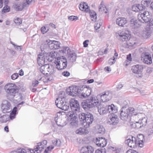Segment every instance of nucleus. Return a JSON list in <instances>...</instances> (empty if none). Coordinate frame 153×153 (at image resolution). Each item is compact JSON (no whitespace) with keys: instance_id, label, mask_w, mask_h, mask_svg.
Segmentation results:
<instances>
[{"instance_id":"nucleus-37","label":"nucleus","mask_w":153,"mask_h":153,"mask_svg":"<svg viewBox=\"0 0 153 153\" xmlns=\"http://www.w3.org/2000/svg\"><path fill=\"white\" fill-rule=\"evenodd\" d=\"M10 10V7L7 5H6L3 8L2 12L3 13L9 12Z\"/></svg>"},{"instance_id":"nucleus-43","label":"nucleus","mask_w":153,"mask_h":153,"mask_svg":"<svg viewBox=\"0 0 153 153\" xmlns=\"http://www.w3.org/2000/svg\"><path fill=\"white\" fill-rule=\"evenodd\" d=\"M53 143L55 146H59L61 144V141L60 140H56L53 141Z\"/></svg>"},{"instance_id":"nucleus-59","label":"nucleus","mask_w":153,"mask_h":153,"mask_svg":"<svg viewBox=\"0 0 153 153\" xmlns=\"http://www.w3.org/2000/svg\"><path fill=\"white\" fill-rule=\"evenodd\" d=\"M94 27L96 30H97L100 28V25L98 23H96L94 25Z\"/></svg>"},{"instance_id":"nucleus-5","label":"nucleus","mask_w":153,"mask_h":153,"mask_svg":"<svg viewBox=\"0 0 153 153\" xmlns=\"http://www.w3.org/2000/svg\"><path fill=\"white\" fill-rule=\"evenodd\" d=\"M98 103H99V105H97L95 107H97L98 111L100 115H103L108 112L111 114L116 113L117 111V109L113 104L108 105H102L99 101Z\"/></svg>"},{"instance_id":"nucleus-34","label":"nucleus","mask_w":153,"mask_h":153,"mask_svg":"<svg viewBox=\"0 0 153 153\" xmlns=\"http://www.w3.org/2000/svg\"><path fill=\"white\" fill-rule=\"evenodd\" d=\"M82 9V11H84L86 12H88L89 11V7L88 6V4L84 2L83 3Z\"/></svg>"},{"instance_id":"nucleus-24","label":"nucleus","mask_w":153,"mask_h":153,"mask_svg":"<svg viewBox=\"0 0 153 153\" xmlns=\"http://www.w3.org/2000/svg\"><path fill=\"white\" fill-rule=\"evenodd\" d=\"M130 26L132 28H137L140 27L141 25L136 19H132L130 21Z\"/></svg>"},{"instance_id":"nucleus-47","label":"nucleus","mask_w":153,"mask_h":153,"mask_svg":"<svg viewBox=\"0 0 153 153\" xmlns=\"http://www.w3.org/2000/svg\"><path fill=\"white\" fill-rule=\"evenodd\" d=\"M106 150L105 149H101V150L97 149L96 150L95 153H105Z\"/></svg>"},{"instance_id":"nucleus-50","label":"nucleus","mask_w":153,"mask_h":153,"mask_svg":"<svg viewBox=\"0 0 153 153\" xmlns=\"http://www.w3.org/2000/svg\"><path fill=\"white\" fill-rule=\"evenodd\" d=\"M115 62V59L114 58H111L108 61V64L110 65H112L114 64Z\"/></svg>"},{"instance_id":"nucleus-64","label":"nucleus","mask_w":153,"mask_h":153,"mask_svg":"<svg viewBox=\"0 0 153 153\" xmlns=\"http://www.w3.org/2000/svg\"><path fill=\"white\" fill-rule=\"evenodd\" d=\"M54 148V146H51V149H46L44 152L45 153H48V151H51L52 149H53Z\"/></svg>"},{"instance_id":"nucleus-32","label":"nucleus","mask_w":153,"mask_h":153,"mask_svg":"<svg viewBox=\"0 0 153 153\" xmlns=\"http://www.w3.org/2000/svg\"><path fill=\"white\" fill-rule=\"evenodd\" d=\"M152 0H142L141 1V5L144 6L145 8L146 7H148L150 4Z\"/></svg>"},{"instance_id":"nucleus-40","label":"nucleus","mask_w":153,"mask_h":153,"mask_svg":"<svg viewBox=\"0 0 153 153\" xmlns=\"http://www.w3.org/2000/svg\"><path fill=\"white\" fill-rule=\"evenodd\" d=\"M14 22L17 25H20L22 23V19L16 17L14 19Z\"/></svg>"},{"instance_id":"nucleus-31","label":"nucleus","mask_w":153,"mask_h":153,"mask_svg":"<svg viewBox=\"0 0 153 153\" xmlns=\"http://www.w3.org/2000/svg\"><path fill=\"white\" fill-rule=\"evenodd\" d=\"M89 12L92 20L96 21L97 17L96 13L93 10H90Z\"/></svg>"},{"instance_id":"nucleus-2","label":"nucleus","mask_w":153,"mask_h":153,"mask_svg":"<svg viewBox=\"0 0 153 153\" xmlns=\"http://www.w3.org/2000/svg\"><path fill=\"white\" fill-rule=\"evenodd\" d=\"M79 117L80 121H82V125L85 128H80L76 130V132L77 134L85 135L88 133L87 128H88L92 123L94 120V117L91 114L88 113H80Z\"/></svg>"},{"instance_id":"nucleus-39","label":"nucleus","mask_w":153,"mask_h":153,"mask_svg":"<svg viewBox=\"0 0 153 153\" xmlns=\"http://www.w3.org/2000/svg\"><path fill=\"white\" fill-rule=\"evenodd\" d=\"M61 119L60 118H58L57 117H55V120L56 122V124L59 127H63L64 125L62 124H61V123L59 122L61 120Z\"/></svg>"},{"instance_id":"nucleus-27","label":"nucleus","mask_w":153,"mask_h":153,"mask_svg":"<svg viewBox=\"0 0 153 153\" xmlns=\"http://www.w3.org/2000/svg\"><path fill=\"white\" fill-rule=\"evenodd\" d=\"M131 126L132 128L137 129L140 128L142 126H143L141 123V121L139 120L138 121L136 122L135 123H133L131 124Z\"/></svg>"},{"instance_id":"nucleus-13","label":"nucleus","mask_w":153,"mask_h":153,"mask_svg":"<svg viewBox=\"0 0 153 153\" xmlns=\"http://www.w3.org/2000/svg\"><path fill=\"white\" fill-rule=\"evenodd\" d=\"M100 99L103 102L109 101L111 98L112 94L111 91H105L101 94Z\"/></svg>"},{"instance_id":"nucleus-9","label":"nucleus","mask_w":153,"mask_h":153,"mask_svg":"<svg viewBox=\"0 0 153 153\" xmlns=\"http://www.w3.org/2000/svg\"><path fill=\"white\" fill-rule=\"evenodd\" d=\"M52 66L51 65H49L47 64L43 65L40 67V71L41 74H39L41 77L40 78L39 76V78H40L39 80H41L43 77H44L48 74V72H51L50 70L49 69L51 67L52 68Z\"/></svg>"},{"instance_id":"nucleus-25","label":"nucleus","mask_w":153,"mask_h":153,"mask_svg":"<svg viewBox=\"0 0 153 153\" xmlns=\"http://www.w3.org/2000/svg\"><path fill=\"white\" fill-rule=\"evenodd\" d=\"M114 113L111 114L112 115L110 117V120L108 122L110 124L112 125H115L118 123L117 116Z\"/></svg>"},{"instance_id":"nucleus-46","label":"nucleus","mask_w":153,"mask_h":153,"mask_svg":"<svg viewBox=\"0 0 153 153\" xmlns=\"http://www.w3.org/2000/svg\"><path fill=\"white\" fill-rule=\"evenodd\" d=\"M136 6L137 7V9L138 10V11L140 10H142L145 8L144 6H143L142 5L141 6L139 4H136Z\"/></svg>"},{"instance_id":"nucleus-52","label":"nucleus","mask_w":153,"mask_h":153,"mask_svg":"<svg viewBox=\"0 0 153 153\" xmlns=\"http://www.w3.org/2000/svg\"><path fill=\"white\" fill-rule=\"evenodd\" d=\"M123 84L120 83H119L117 85L116 88V90L117 91L120 90L122 88V87H123Z\"/></svg>"},{"instance_id":"nucleus-19","label":"nucleus","mask_w":153,"mask_h":153,"mask_svg":"<svg viewBox=\"0 0 153 153\" xmlns=\"http://www.w3.org/2000/svg\"><path fill=\"white\" fill-rule=\"evenodd\" d=\"M152 30L150 27H146L145 30L142 32L141 36L145 39H147L150 36Z\"/></svg>"},{"instance_id":"nucleus-51","label":"nucleus","mask_w":153,"mask_h":153,"mask_svg":"<svg viewBox=\"0 0 153 153\" xmlns=\"http://www.w3.org/2000/svg\"><path fill=\"white\" fill-rule=\"evenodd\" d=\"M18 76L17 73H14L12 75L11 78L13 80H15L17 78Z\"/></svg>"},{"instance_id":"nucleus-22","label":"nucleus","mask_w":153,"mask_h":153,"mask_svg":"<svg viewBox=\"0 0 153 153\" xmlns=\"http://www.w3.org/2000/svg\"><path fill=\"white\" fill-rule=\"evenodd\" d=\"M136 138L137 140V145L138 146L140 147H143L144 145L143 141L144 139L143 135L142 134H139Z\"/></svg>"},{"instance_id":"nucleus-60","label":"nucleus","mask_w":153,"mask_h":153,"mask_svg":"<svg viewBox=\"0 0 153 153\" xmlns=\"http://www.w3.org/2000/svg\"><path fill=\"white\" fill-rule=\"evenodd\" d=\"M104 70L106 71L109 72L111 71V69L109 67L107 66L105 67L104 68Z\"/></svg>"},{"instance_id":"nucleus-62","label":"nucleus","mask_w":153,"mask_h":153,"mask_svg":"<svg viewBox=\"0 0 153 153\" xmlns=\"http://www.w3.org/2000/svg\"><path fill=\"white\" fill-rule=\"evenodd\" d=\"M38 83V81L37 80L33 81V86H36L37 85Z\"/></svg>"},{"instance_id":"nucleus-38","label":"nucleus","mask_w":153,"mask_h":153,"mask_svg":"<svg viewBox=\"0 0 153 153\" xmlns=\"http://www.w3.org/2000/svg\"><path fill=\"white\" fill-rule=\"evenodd\" d=\"M132 39H131L130 38V39H128V40L126 41L128 45L130 46H132L135 44V42L134 41H132Z\"/></svg>"},{"instance_id":"nucleus-11","label":"nucleus","mask_w":153,"mask_h":153,"mask_svg":"<svg viewBox=\"0 0 153 153\" xmlns=\"http://www.w3.org/2000/svg\"><path fill=\"white\" fill-rule=\"evenodd\" d=\"M70 105L73 113H76L79 110V105L78 101L74 99H71L70 101Z\"/></svg>"},{"instance_id":"nucleus-16","label":"nucleus","mask_w":153,"mask_h":153,"mask_svg":"<svg viewBox=\"0 0 153 153\" xmlns=\"http://www.w3.org/2000/svg\"><path fill=\"white\" fill-rule=\"evenodd\" d=\"M143 68L144 66L143 65H137L133 66L131 70L134 74H140L142 72Z\"/></svg>"},{"instance_id":"nucleus-44","label":"nucleus","mask_w":153,"mask_h":153,"mask_svg":"<svg viewBox=\"0 0 153 153\" xmlns=\"http://www.w3.org/2000/svg\"><path fill=\"white\" fill-rule=\"evenodd\" d=\"M78 18L76 16H72L68 17V19L69 20L73 21H76L78 19Z\"/></svg>"},{"instance_id":"nucleus-63","label":"nucleus","mask_w":153,"mask_h":153,"mask_svg":"<svg viewBox=\"0 0 153 153\" xmlns=\"http://www.w3.org/2000/svg\"><path fill=\"white\" fill-rule=\"evenodd\" d=\"M127 59L129 61H131L132 58H131V54H129L127 56Z\"/></svg>"},{"instance_id":"nucleus-4","label":"nucleus","mask_w":153,"mask_h":153,"mask_svg":"<svg viewBox=\"0 0 153 153\" xmlns=\"http://www.w3.org/2000/svg\"><path fill=\"white\" fill-rule=\"evenodd\" d=\"M65 93L64 91L60 92L59 97L55 101L56 105L58 108L64 111H67L69 108V104L65 100Z\"/></svg>"},{"instance_id":"nucleus-36","label":"nucleus","mask_w":153,"mask_h":153,"mask_svg":"<svg viewBox=\"0 0 153 153\" xmlns=\"http://www.w3.org/2000/svg\"><path fill=\"white\" fill-rule=\"evenodd\" d=\"M152 124L150 126V128H149L147 130V134L148 136L151 135L153 133V120Z\"/></svg>"},{"instance_id":"nucleus-15","label":"nucleus","mask_w":153,"mask_h":153,"mask_svg":"<svg viewBox=\"0 0 153 153\" xmlns=\"http://www.w3.org/2000/svg\"><path fill=\"white\" fill-rule=\"evenodd\" d=\"M67 51L68 58L71 62H74L76 61L77 56L76 53L74 52H71L70 50L68 47H66L63 49V52L65 53L66 51Z\"/></svg>"},{"instance_id":"nucleus-23","label":"nucleus","mask_w":153,"mask_h":153,"mask_svg":"<svg viewBox=\"0 0 153 153\" xmlns=\"http://www.w3.org/2000/svg\"><path fill=\"white\" fill-rule=\"evenodd\" d=\"M94 151V148L91 146L83 147L81 150V153H92Z\"/></svg>"},{"instance_id":"nucleus-14","label":"nucleus","mask_w":153,"mask_h":153,"mask_svg":"<svg viewBox=\"0 0 153 153\" xmlns=\"http://www.w3.org/2000/svg\"><path fill=\"white\" fill-rule=\"evenodd\" d=\"M128 107L127 104L123 106L121 109L120 113V118L122 120H126L129 116V113L126 108Z\"/></svg>"},{"instance_id":"nucleus-6","label":"nucleus","mask_w":153,"mask_h":153,"mask_svg":"<svg viewBox=\"0 0 153 153\" xmlns=\"http://www.w3.org/2000/svg\"><path fill=\"white\" fill-rule=\"evenodd\" d=\"M99 104L97 97L92 96L83 101L81 103V106L85 110L87 111L90 108L95 107Z\"/></svg>"},{"instance_id":"nucleus-3","label":"nucleus","mask_w":153,"mask_h":153,"mask_svg":"<svg viewBox=\"0 0 153 153\" xmlns=\"http://www.w3.org/2000/svg\"><path fill=\"white\" fill-rule=\"evenodd\" d=\"M60 43L58 41H51L48 42L47 45H42L40 47L41 52L39 53V62H40L42 63L40 64L44 63L45 62V49L44 47H48L49 48L50 50H56L60 48Z\"/></svg>"},{"instance_id":"nucleus-1","label":"nucleus","mask_w":153,"mask_h":153,"mask_svg":"<svg viewBox=\"0 0 153 153\" xmlns=\"http://www.w3.org/2000/svg\"><path fill=\"white\" fill-rule=\"evenodd\" d=\"M86 87V85H83L82 87L76 86H71L67 88L66 93L69 95L72 96H77L80 98L85 99L91 94V90Z\"/></svg>"},{"instance_id":"nucleus-21","label":"nucleus","mask_w":153,"mask_h":153,"mask_svg":"<svg viewBox=\"0 0 153 153\" xmlns=\"http://www.w3.org/2000/svg\"><path fill=\"white\" fill-rule=\"evenodd\" d=\"M143 62L148 64H150L152 62V59L151 55L147 52H145L144 54Z\"/></svg>"},{"instance_id":"nucleus-8","label":"nucleus","mask_w":153,"mask_h":153,"mask_svg":"<svg viewBox=\"0 0 153 153\" xmlns=\"http://www.w3.org/2000/svg\"><path fill=\"white\" fill-rule=\"evenodd\" d=\"M151 15L150 13L147 11H144L143 13H139L137 16L139 21L143 23H148L151 20Z\"/></svg>"},{"instance_id":"nucleus-57","label":"nucleus","mask_w":153,"mask_h":153,"mask_svg":"<svg viewBox=\"0 0 153 153\" xmlns=\"http://www.w3.org/2000/svg\"><path fill=\"white\" fill-rule=\"evenodd\" d=\"M136 92L140 93L142 95H143L145 94L144 91L142 90H140L137 89L136 90Z\"/></svg>"},{"instance_id":"nucleus-55","label":"nucleus","mask_w":153,"mask_h":153,"mask_svg":"<svg viewBox=\"0 0 153 153\" xmlns=\"http://www.w3.org/2000/svg\"><path fill=\"white\" fill-rule=\"evenodd\" d=\"M126 153H138V152L133 149H131L128 150Z\"/></svg>"},{"instance_id":"nucleus-42","label":"nucleus","mask_w":153,"mask_h":153,"mask_svg":"<svg viewBox=\"0 0 153 153\" xmlns=\"http://www.w3.org/2000/svg\"><path fill=\"white\" fill-rule=\"evenodd\" d=\"M140 120L141 121V123L143 125V126H145L147 123V119L146 118L144 117L142 118L141 119H140Z\"/></svg>"},{"instance_id":"nucleus-18","label":"nucleus","mask_w":153,"mask_h":153,"mask_svg":"<svg viewBox=\"0 0 153 153\" xmlns=\"http://www.w3.org/2000/svg\"><path fill=\"white\" fill-rule=\"evenodd\" d=\"M130 34L127 33L125 32H121L119 34L118 38L119 39L123 42H126L128 39H130Z\"/></svg>"},{"instance_id":"nucleus-45","label":"nucleus","mask_w":153,"mask_h":153,"mask_svg":"<svg viewBox=\"0 0 153 153\" xmlns=\"http://www.w3.org/2000/svg\"><path fill=\"white\" fill-rule=\"evenodd\" d=\"M29 150L30 153H38V146H37L36 148L34 149H29Z\"/></svg>"},{"instance_id":"nucleus-29","label":"nucleus","mask_w":153,"mask_h":153,"mask_svg":"<svg viewBox=\"0 0 153 153\" xmlns=\"http://www.w3.org/2000/svg\"><path fill=\"white\" fill-rule=\"evenodd\" d=\"M10 107V104L9 102H7L6 103L3 104L2 106L3 110L5 112H9V110Z\"/></svg>"},{"instance_id":"nucleus-20","label":"nucleus","mask_w":153,"mask_h":153,"mask_svg":"<svg viewBox=\"0 0 153 153\" xmlns=\"http://www.w3.org/2000/svg\"><path fill=\"white\" fill-rule=\"evenodd\" d=\"M96 143L98 146L103 147L107 144L106 140H105L104 138L102 137L97 138L96 139Z\"/></svg>"},{"instance_id":"nucleus-41","label":"nucleus","mask_w":153,"mask_h":153,"mask_svg":"<svg viewBox=\"0 0 153 153\" xmlns=\"http://www.w3.org/2000/svg\"><path fill=\"white\" fill-rule=\"evenodd\" d=\"M57 54L54 51V52H51L49 54V56L51 58L53 59L54 58H56V57Z\"/></svg>"},{"instance_id":"nucleus-30","label":"nucleus","mask_w":153,"mask_h":153,"mask_svg":"<svg viewBox=\"0 0 153 153\" xmlns=\"http://www.w3.org/2000/svg\"><path fill=\"white\" fill-rule=\"evenodd\" d=\"M47 143V141L45 140H44L43 141L39 143V151L41 152L42 149L46 147V145Z\"/></svg>"},{"instance_id":"nucleus-33","label":"nucleus","mask_w":153,"mask_h":153,"mask_svg":"<svg viewBox=\"0 0 153 153\" xmlns=\"http://www.w3.org/2000/svg\"><path fill=\"white\" fill-rule=\"evenodd\" d=\"M97 127L99 133L104 134V133L105 129L102 126L99 125H97Z\"/></svg>"},{"instance_id":"nucleus-17","label":"nucleus","mask_w":153,"mask_h":153,"mask_svg":"<svg viewBox=\"0 0 153 153\" xmlns=\"http://www.w3.org/2000/svg\"><path fill=\"white\" fill-rule=\"evenodd\" d=\"M76 113H73L70 114L68 117V120H70L71 125L73 126H75L77 124L78 121L76 120L77 117L76 116L77 114Z\"/></svg>"},{"instance_id":"nucleus-12","label":"nucleus","mask_w":153,"mask_h":153,"mask_svg":"<svg viewBox=\"0 0 153 153\" xmlns=\"http://www.w3.org/2000/svg\"><path fill=\"white\" fill-rule=\"evenodd\" d=\"M15 84L9 83L5 85L4 89L7 92L14 95L17 90Z\"/></svg>"},{"instance_id":"nucleus-53","label":"nucleus","mask_w":153,"mask_h":153,"mask_svg":"<svg viewBox=\"0 0 153 153\" xmlns=\"http://www.w3.org/2000/svg\"><path fill=\"white\" fill-rule=\"evenodd\" d=\"M62 75L65 76H68L70 75L69 72L67 71H64L62 73Z\"/></svg>"},{"instance_id":"nucleus-49","label":"nucleus","mask_w":153,"mask_h":153,"mask_svg":"<svg viewBox=\"0 0 153 153\" xmlns=\"http://www.w3.org/2000/svg\"><path fill=\"white\" fill-rule=\"evenodd\" d=\"M26 150L24 149H19L17 151L15 152L16 153H26Z\"/></svg>"},{"instance_id":"nucleus-58","label":"nucleus","mask_w":153,"mask_h":153,"mask_svg":"<svg viewBox=\"0 0 153 153\" xmlns=\"http://www.w3.org/2000/svg\"><path fill=\"white\" fill-rule=\"evenodd\" d=\"M137 6L136 4L133 5L132 7V9L133 11L135 12L138 11V10L137 8Z\"/></svg>"},{"instance_id":"nucleus-28","label":"nucleus","mask_w":153,"mask_h":153,"mask_svg":"<svg viewBox=\"0 0 153 153\" xmlns=\"http://www.w3.org/2000/svg\"><path fill=\"white\" fill-rule=\"evenodd\" d=\"M99 11L102 13H107V9L105 6L103 4V1H102L100 4L99 7Z\"/></svg>"},{"instance_id":"nucleus-61","label":"nucleus","mask_w":153,"mask_h":153,"mask_svg":"<svg viewBox=\"0 0 153 153\" xmlns=\"http://www.w3.org/2000/svg\"><path fill=\"white\" fill-rule=\"evenodd\" d=\"M17 111V108L16 107H14L11 112L15 114H16V113Z\"/></svg>"},{"instance_id":"nucleus-54","label":"nucleus","mask_w":153,"mask_h":153,"mask_svg":"<svg viewBox=\"0 0 153 153\" xmlns=\"http://www.w3.org/2000/svg\"><path fill=\"white\" fill-rule=\"evenodd\" d=\"M89 40H87L83 42V46L84 47H88V43L89 42Z\"/></svg>"},{"instance_id":"nucleus-48","label":"nucleus","mask_w":153,"mask_h":153,"mask_svg":"<svg viewBox=\"0 0 153 153\" xmlns=\"http://www.w3.org/2000/svg\"><path fill=\"white\" fill-rule=\"evenodd\" d=\"M48 29H46V28L45 26L41 28V31L43 34H44L48 32Z\"/></svg>"},{"instance_id":"nucleus-7","label":"nucleus","mask_w":153,"mask_h":153,"mask_svg":"<svg viewBox=\"0 0 153 153\" xmlns=\"http://www.w3.org/2000/svg\"><path fill=\"white\" fill-rule=\"evenodd\" d=\"M56 68L59 70L65 69L67 66V61L66 58L64 56L57 57V61L55 62Z\"/></svg>"},{"instance_id":"nucleus-56","label":"nucleus","mask_w":153,"mask_h":153,"mask_svg":"<svg viewBox=\"0 0 153 153\" xmlns=\"http://www.w3.org/2000/svg\"><path fill=\"white\" fill-rule=\"evenodd\" d=\"M16 114L11 112L10 115V117L11 119L12 120L14 119L16 116Z\"/></svg>"},{"instance_id":"nucleus-26","label":"nucleus","mask_w":153,"mask_h":153,"mask_svg":"<svg viewBox=\"0 0 153 153\" xmlns=\"http://www.w3.org/2000/svg\"><path fill=\"white\" fill-rule=\"evenodd\" d=\"M116 22L119 26L123 27L127 23V20L124 18H118L116 19Z\"/></svg>"},{"instance_id":"nucleus-10","label":"nucleus","mask_w":153,"mask_h":153,"mask_svg":"<svg viewBox=\"0 0 153 153\" xmlns=\"http://www.w3.org/2000/svg\"><path fill=\"white\" fill-rule=\"evenodd\" d=\"M137 140L135 137L130 136L129 137H127L125 140V143L128 146L131 148H135L137 146Z\"/></svg>"},{"instance_id":"nucleus-35","label":"nucleus","mask_w":153,"mask_h":153,"mask_svg":"<svg viewBox=\"0 0 153 153\" xmlns=\"http://www.w3.org/2000/svg\"><path fill=\"white\" fill-rule=\"evenodd\" d=\"M126 109L127 111H128L129 114H132L133 115H136V114L134 113L135 110L134 108L131 107L129 108L128 107L126 108Z\"/></svg>"}]
</instances>
